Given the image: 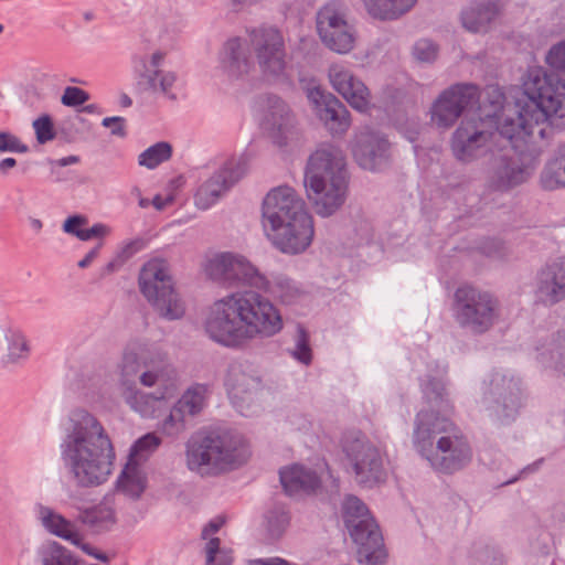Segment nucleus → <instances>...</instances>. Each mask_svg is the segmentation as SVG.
<instances>
[{
  "label": "nucleus",
  "instance_id": "e433bc0d",
  "mask_svg": "<svg viewBox=\"0 0 565 565\" xmlns=\"http://www.w3.org/2000/svg\"><path fill=\"white\" fill-rule=\"evenodd\" d=\"M172 154V147L170 143L161 141L150 146L142 151L138 157V163L147 169H154L162 162L168 161Z\"/></svg>",
  "mask_w": 565,
  "mask_h": 565
},
{
  "label": "nucleus",
  "instance_id": "72a5a7b5",
  "mask_svg": "<svg viewBox=\"0 0 565 565\" xmlns=\"http://www.w3.org/2000/svg\"><path fill=\"white\" fill-rule=\"evenodd\" d=\"M8 343L4 361L7 363H18L29 356V345L24 334L17 329H8L4 333Z\"/></svg>",
  "mask_w": 565,
  "mask_h": 565
},
{
  "label": "nucleus",
  "instance_id": "ddd939ff",
  "mask_svg": "<svg viewBox=\"0 0 565 565\" xmlns=\"http://www.w3.org/2000/svg\"><path fill=\"white\" fill-rule=\"evenodd\" d=\"M457 319L476 332L488 330L497 317V301L487 292L465 286L456 291Z\"/></svg>",
  "mask_w": 565,
  "mask_h": 565
},
{
  "label": "nucleus",
  "instance_id": "2f4dec72",
  "mask_svg": "<svg viewBox=\"0 0 565 565\" xmlns=\"http://www.w3.org/2000/svg\"><path fill=\"white\" fill-rule=\"evenodd\" d=\"M540 182L546 190L565 188V145L545 163Z\"/></svg>",
  "mask_w": 565,
  "mask_h": 565
},
{
  "label": "nucleus",
  "instance_id": "37998d69",
  "mask_svg": "<svg viewBox=\"0 0 565 565\" xmlns=\"http://www.w3.org/2000/svg\"><path fill=\"white\" fill-rule=\"evenodd\" d=\"M546 63L565 74V39L550 49L546 55Z\"/></svg>",
  "mask_w": 565,
  "mask_h": 565
},
{
  "label": "nucleus",
  "instance_id": "f257e3e1",
  "mask_svg": "<svg viewBox=\"0 0 565 565\" xmlns=\"http://www.w3.org/2000/svg\"><path fill=\"white\" fill-rule=\"evenodd\" d=\"M520 92L512 108L499 86L486 88L478 120L466 117L454 134L451 149L458 160L470 161L493 147L511 146L522 153L565 129V81L532 66L521 78Z\"/></svg>",
  "mask_w": 565,
  "mask_h": 565
},
{
  "label": "nucleus",
  "instance_id": "13d9d810",
  "mask_svg": "<svg viewBox=\"0 0 565 565\" xmlns=\"http://www.w3.org/2000/svg\"><path fill=\"white\" fill-rule=\"evenodd\" d=\"M172 202V198L168 196L163 199L160 195H156L152 200V204L157 210H163L166 206H168Z\"/></svg>",
  "mask_w": 565,
  "mask_h": 565
},
{
  "label": "nucleus",
  "instance_id": "5701e85b",
  "mask_svg": "<svg viewBox=\"0 0 565 565\" xmlns=\"http://www.w3.org/2000/svg\"><path fill=\"white\" fill-rule=\"evenodd\" d=\"M264 128L273 142L279 147L287 145V141L294 137V118L281 99L277 97L268 99Z\"/></svg>",
  "mask_w": 565,
  "mask_h": 565
},
{
  "label": "nucleus",
  "instance_id": "680f3d73",
  "mask_svg": "<svg viewBox=\"0 0 565 565\" xmlns=\"http://www.w3.org/2000/svg\"><path fill=\"white\" fill-rule=\"evenodd\" d=\"M29 223H30L31 228L36 233H39L43 227V224H42L41 220H39V218H30Z\"/></svg>",
  "mask_w": 565,
  "mask_h": 565
},
{
  "label": "nucleus",
  "instance_id": "09e8293b",
  "mask_svg": "<svg viewBox=\"0 0 565 565\" xmlns=\"http://www.w3.org/2000/svg\"><path fill=\"white\" fill-rule=\"evenodd\" d=\"M140 248H141L140 241H132V242H129L128 244H126L121 250V254L119 255V259L108 263L106 266V271L107 273L114 271L125 259L129 258L131 255H134Z\"/></svg>",
  "mask_w": 565,
  "mask_h": 565
},
{
  "label": "nucleus",
  "instance_id": "3c124183",
  "mask_svg": "<svg viewBox=\"0 0 565 565\" xmlns=\"http://www.w3.org/2000/svg\"><path fill=\"white\" fill-rule=\"evenodd\" d=\"M124 118L122 117H106L103 119L102 124L104 127L109 128L113 135L124 136Z\"/></svg>",
  "mask_w": 565,
  "mask_h": 565
},
{
  "label": "nucleus",
  "instance_id": "7c9ffc66",
  "mask_svg": "<svg viewBox=\"0 0 565 565\" xmlns=\"http://www.w3.org/2000/svg\"><path fill=\"white\" fill-rule=\"evenodd\" d=\"M417 0H363L367 12L380 20H394L411 10Z\"/></svg>",
  "mask_w": 565,
  "mask_h": 565
},
{
  "label": "nucleus",
  "instance_id": "69168bd1",
  "mask_svg": "<svg viewBox=\"0 0 565 565\" xmlns=\"http://www.w3.org/2000/svg\"><path fill=\"white\" fill-rule=\"evenodd\" d=\"M139 205H140L141 207H146V206H148V201H147V200H145V199H141V200H140V202H139Z\"/></svg>",
  "mask_w": 565,
  "mask_h": 565
},
{
  "label": "nucleus",
  "instance_id": "c756f323",
  "mask_svg": "<svg viewBox=\"0 0 565 565\" xmlns=\"http://www.w3.org/2000/svg\"><path fill=\"white\" fill-rule=\"evenodd\" d=\"M222 64L231 77H238L249 70L246 47L239 39L230 40L223 50Z\"/></svg>",
  "mask_w": 565,
  "mask_h": 565
},
{
  "label": "nucleus",
  "instance_id": "774afa93",
  "mask_svg": "<svg viewBox=\"0 0 565 565\" xmlns=\"http://www.w3.org/2000/svg\"><path fill=\"white\" fill-rule=\"evenodd\" d=\"M4 26L0 23V34L3 32Z\"/></svg>",
  "mask_w": 565,
  "mask_h": 565
},
{
  "label": "nucleus",
  "instance_id": "9d476101",
  "mask_svg": "<svg viewBox=\"0 0 565 565\" xmlns=\"http://www.w3.org/2000/svg\"><path fill=\"white\" fill-rule=\"evenodd\" d=\"M139 287L160 316L173 320L184 313V306L173 289L169 266L164 259L152 258L141 268Z\"/></svg>",
  "mask_w": 565,
  "mask_h": 565
},
{
  "label": "nucleus",
  "instance_id": "c03bdc74",
  "mask_svg": "<svg viewBox=\"0 0 565 565\" xmlns=\"http://www.w3.org/2000/svg\"><path fill=\"white\" fill-rule=\"evenodd\" d=\"M89 99L88 93L75 86H67L61 97L65 106L75 107L85 104Z\"/></svg>",
  "mask_w": 565,
  "mask_h": 565
},
{
  "label": "nucleus",
  "instance_id": "4468645a",
  "mask_svg": "<svg viewBox=\"0 0 565 565\" xmlns=\"http://www.w3.org/2000/svg\"><path fill=\"white\" fill-rule=\"evenodd\" d=\"M480 94L476 85L457 84L440 94L431 107V121L438 127L452 126L459 116L472 108Z\"/></svg>",
  "mask_w": 565,
  "mask_h": 565
},
{
  "label": "nucleus",
  "instance_id": "49530a36",
  "mask_svg": "<svg viewBox=\"0 0 565 565\" xmlns=\"http://www.w3.org/2000/svg\"><path fill=\"white\" fill-rule=\"evenodd\" d=\"M308 342L309 339L307 332L302 328H299L294 356L305 364H308L311 361V350Z\"/></svg>",
  "mask_w": 565,
  "mask_h": 565
},
{
  "label": "nucleus",
  "instance_id": "4be33fe9",
  "mask_svg": "<svg viewBox=\"0 0 565 565\" xmlns=\"http://www.w3.org/2000/svg\"><path fill=\"white\" fill-rule=\"evenodd\" d=\"M534 168L518 157H502L497 160L488 180V186L493 191H508L525 182Z\"/></svg>",
  "mask_w": 565,
  "mask_h": 565
},
{
  "label": "nucleus",
  "instance_id": "423d86ee",
  "mask_svg": "<svg viewBox=\"0 0 565 565\" xmlns=\"http://www.w3.org/2000/svg\"><path fill=\"white\" fill-rule=\"evenodd\" d=\"M415 438L423 455L440 471L458 470L471 458L467 441L446 417L419 413Z\"/></svg>",
  "mask_w": 565,
  "mask_h": 565
},
{
  "label": "nucleus",
  "instance_id": "a18cd8bd",
  "mask_svg": "<svg viewBox=\"0 0 565 565\" xmlns=\"http://www.w3.org/2000/svg\"><path fill=\"white\" fill-rule=\"evenodd\" d=\"M413 55L417 61L431 62L437 56V47L429 40H419L414 45Z\"/></svg>",
  "mask_w": 565,
  "mask_h": 565
},
{
  "label": "nucleus",
  "instance_id": "f8f14e48",
  "mask_svg": "<svg viewBox=\"0 0 565 565\" xmlns=\"http://www.w3.org/2000/svg\"><path fill=\"white\" fill-rule=\"evenodd\" d=\"M343 451L360 484L371 487L384 480L383 456L365 437H347Z\"/></svg>",
  "mask_w": 565,
  "mask_h": 565
},
{
  "label": "nucleus",
  "instance_id": "bb28decb",
  "mask_svg": "<svg viewBox=\"0 0 565 565\" xmlns=\"http://www.w3.org/2000/svg\"><path fill=\"white\" fill-rule=\"evenodd\" d=\"M38 519L50 533L64 539L73 545H79L81 533L75 525L63 515L49 507L38 504L35 508Z\"/></svg>",
  "mask_w": 565,
  "mask_h": 565
},
{
  "label": "nucleus",
  "instance_id": "9b49d317",
  "mask_svg": "<svg viewBox=\"0 0 565 565\" xmlns=\"http://www.w3.org/2000/svg\"><path fill=\"white\" fill-rule=\"evenodd\" d=\"M203 270L211 279L228 286H249L257 289L266 286V277L241 255L215 254L205 260Z\"/></svg>",
  "mask_w": 565,
  "mask_h": 565
},
{
  "label": "nucleus",
  "instance_id": "a878e982",
  "mask_svg": "<svg viewBox=\"0 0 565 565\" xmlns=\"http://www.w3.org/2000/svg\"><path fill=\"white\" fill-rule=\"evenodd\" d=\"M539 296L545 303H555L565 298V256L542 270Z\"/></svg>",
  "mask_w": 565,
  "mask_h": 565
},
{
  "label": "nucleus",
  "instance_id": "c85d7f7f",
  "mask_svg": "<svg viewBox=\"0 0 565 565\" xmlns=\"http://www.w3.org/2000/svg\"><path fill=\"white\" fill-rule=\"evenodd\" d=\"M147 475L143 466L127 461L117 481V491L130 499H138L147 488Z\"/></svg>",
  "mask_w": 565,
  "mask_h": 565
},
{
  "label": "nucleus",
  "instance_id": "4d7b16f0",
  "mask_svg": "<svg viewBox=\"0 0 565 565\" xmlns=\"http://www.w3.org/2000/svg\"><path fill=\"white\" fill-rule=\"evenodd\" d=\"M102 246V243L95 246L82 260L78 262V267H88L93 263V260L98 256Z\"/></svg>",
  "mask_w": 565,
  "mask_h": 565
},
{
  "label": "nucleus",
  "instance_id": "dca6fc26",
  "mask_svg": "<svg viewBox=\"0 0 565 565\" xmlns=\"http://www.w3.org/2000/svg\"><path fill=\"white\" fill-rule=\"evenodd\" d=\"M245 172V159L233 158L226 161L218 171L200 185L194 195L195 205L202 210L211 207Z\"/></svg>",
  "mask_w": 565,
  "mask_h": 565
},
{
  "label": "nucleus",
  "instance_id": "6e6552de",
  "mask_svg": "<svg viewBox=\"0 0 565 565\" xmlns=\"http://www.w3.org/2000/svg\"><path fill=\"white\" fill-rule=\"evenodd\" d=\"M248 457L249 450L245 440L228 434L194 437L189 443L186 452L188 467L201 475L235 468Z\"/></svg>",
  "mask_w": 565,
  "mask_h": 565
},
{
  "label": "nucleus",
  "instance_id": "052dcab7",
  "mask_svg": "<svg viewBox=\"0 0 565 565\" xmlns=\"http://www.w3.org/2000/svg\"><path fill=\"white\" fill-rule=\"evenodd\" d=\"M17 160L14 158H4L0 161V172L6 173L8 170L15 167Z\"/></svg>",
  "mask_w": 565,
  "mask_h": 565
},
{
  "label": "nucleus",
  "instance_id": "5fc2aeb1",
  "mask_svg": "<svg viewBox=\"0 0 565 565\" xmlns=\"http://www.w3.org/2000/svg\"><path fill=\"white\" fill-rule=\"evenodd\" d=\"M166 54L161 51H156L151 54L148 64L145 65V72L148 70H159V66L163 63Z\"/></svg>",
  "mask_w": 565,
  "mask_h": 565
},
{
  "label": "nucleus",
  "instance_id": "6e6d98bb",
  "mask_svg": "<svg viewBox=\"0 0 565 565\" xmlns=\"http://www.w3.org/2000/svg\"><path fill=\"white\" fill-rule=\"evenodd\" d=\"M248 565H290L287 561L280 557L258 558L248 562Z\"/></svg>",
  "mask_w": 565,
  "mask_h": 565
},
{
  "label": "nucleus",
  "instance_id": "8fccbe9b",
  "mask_svg": "<svg viewBox=\"0 0 565 565\" xmlns=\"http://www.w3.org/2000/svg\"><path fill=\"white\" fill-rule=\"evenodd\" d=\"M87 223L86 218L79 215L70 216L63 224V231L67 234L76 236L82 226Z\"/></svg>",
  "mask_w": 565,
  "mask_h": 565
},
{
  "label": "nucleus",
  "instance_id": "412c9836",
  "mask_svg": "<svg viewBox=\"0 0 565 565\" xmlns=\"http://www.w3.org/2000/svg\"><path fill=\"white\" fill-rule=\"evenodd\" d=\"M209 388L204 384L190 386L178 401L169 416L162 423V430L175 435L183 430L186 415H195L205 406Z\"/></svg>",
  "mask_w": 565,
  "mask_h": 565
},
{
  "label": "nucleus",
  "instance_id": "e2e57ef3",
  "mask_svg": "<svg viewBox=\"0 0 565 565\" xmlns=\"http://www.w3.org/2000/svg\"><path fill=\"white\" fill-rule=\"evenodd\" d=\"M120 104L124 106V107H129L131 105V98L124 94L120 96Z\"/></svg>",
  "mask_w": 565,
  "mask_h": 565
},
{
  "label": "nucleus",
  "instance_id": "a211bd4d",
  "mask_svg": "<svg viewBox=\"0 0 565 565\" xmlns=\"http://www.w3.org/2000/svg\"><path fill=\"white\" fill-rule=\"evenodd\" d=\"M307 97L315 114L331 134H344L349 129L350 113L334 95L315 85L307 88Z\"/></svg>",
  "mask_w": 565,
  "mask_h": 565
},
{
  "label": "nucleus",
  "instance_id": "f704fd0d",
  "mask_svg": "<svg viewBox=\"0 0 565 565\" xmlns=\"http://www.w3.org/2000/svg\"><path fill=\"white\" fill-rule=\"evenodd\" d=\"M258 289L271 295L282 303L294 302L301 294L300 289L285 277L277 278L274 282L266 279V286Z\"/></svg>",
  "mask_w": 565,
  "mask_h": 565
},
{
  "label": "nucleus",
  "instance_id": "cd10ccee",
  "mask_svg": "<svg viewBox=\"0 0 565 565\" xmlns=\"http://www.w3.org/2000/svg\"><path fill=\"white\" fill-rule=\"evenodd\" d=\"M280 482L286 493L296 495L315 491L320 483V479L315 472L294 465L280 470Z\"/></svg>",
  "mask_w": 565,
  "mask_h": 565
},
{
  "label": "nucleus",
  "instance_id": "bf43d9fd",
  "mask_svg": "<svg viewBox=\"0 0 565 565\" xmlns=\"http://www.w3.org/2000/svg\"><path fill=\"white\" fill-rule=\"evenodd\" d=\"M58 167H66L71 164H76L79 162V158L77 156H68L61 158L55 161Z\"/></svg>",
  "mask_w": 565,
  "mask_h": 565
},
{
  "label": "nucleus",
  "instance_id": "0e129e2a",
  "mask_svg": "<svg viewBox=\"0 0 565 565\" xmlns=\"http://www.w3.org/2000/svg\"><path fill=\"white\" fill-rule=\"evenodd\" d=\"M277 523L279 526H284L288 523V518L285 513H281L280 516L277 520Z\"/></svg>",
  "mask_w": 565,
  "mask_h": 565
},
{
  "label": "nucleus",
  "instance_id": "f03ea898",
  "mask_svg": "<svg viewBox=\"0 0 565 565\" xmlns=\"http://www.w3.org/2000/svg\"><path fill=\"white\" fill-rule=\"evenodd\" d=\"M282 327L278 308L253 291L232 294L215 301L204 322L210 339L228 348H241L257 337H273Z\"/></svg>",
  "mask_w": 565,
  "mask_h": 565
},
{
  "label": "nucleus",
  "instance_id": "39448f33",
  "mask_svg": "<svg viewBox=\"0 0 565 565\" xmlns=\"http://www.w3.org/2000/svg\"><path fill=\"white\" fill-rule=\"evenodd\" d=\"M141 369L140 383L145 386H153L167 377L171 383L166 387L161 396L145 394L137 388L127 386L122 396L126 403L143 417H158L162 409L167 408L166 399L173 396L177 385L170 377V370L164 355L152 352L146 348L129 349L125 352L121 371L125 377L135 376Z\"/></svg>",
  "mask_w": 565,
  "mask_h": 565
},
{
  "label": "nucleus",
  "instance_id": "a19ab883",
  "mask_svg": "<svg viewBox=\"0 0 565 565\" xmlns=\"http://www.w3.org/2000/svg\"><path fill=\"white\" fill-rule=\"evenodd\" d=\"M32 126L36 140L41 145L52 141L56 136L53 120L49 115L40 116L33 121Z\"/></svg>",
  "mask_w": 565,
  "mask_h": 565
},
{
  "label": "nucleus",
  "instance_id": "20e7f679",
  "mask_svg": "<svg viewBox=\"0 0 565 565\" xmlns=\"http://www.w3.org/2000/svg\"><path fill=\"white\" fill-rule=\"evenodd\" d=\"M263 227L282 253L303 252L313 237L312 217L305 202L289 186L273 189L263 202Z\"/></svg>",
  "mask_w": 565,
  "mask_h": 565
},
{
  "label": "nucleus",
  "instance_id": "1a4fd4ad",
  "mask_svg": "<svg viewBox=\"0 0 565 565\" xmlns=\"http://www.w3.org/2000/svg\"><path fill=\"white\" fill-rule=\"evenodd\" d=\"M343 516L349 533L358 545L359 563L384 565L386 552L382 533L365 504L356 497H348L343 504Z\"/></svg>",
  "mask_w": 565,
  "mask_h": 565
},
{
  "label": "nucleus",
  "instance_id": "ea45409f",
  "mask_svg": "<svg viewBox=\"0 0 565 565\" xmlns=\"http://www.w3.org/2000/svg\"><path fill=\"white\" fill-rule=\"evenodd\" d=\"M206 565H231L233 552L231 548L220 547V539H210L205 546Z\"/></svg>",
  "mask_w": 565,
  "mask_h": 565
},
{
  "label": "nucleus",
  "instance_id": "7ed1b4c3",
  "mask_svg": "<svg viewBox=\"0 0 565 565\" xmlns=\"http://www.w3.org/2000/svg\"><path fill=\"white\" fill-rule=\"evenodd\" d=\"M63 429L61 454L75 481L84 487L106 482L116 454L100 422L85 409H75L63 423Z\"/></svg>",
  "mask_w": 565,
  "mask_h": 565
},
{
  "label": "nucleus",
  "instance_id": "aec40b11",
  "mask_svg": "<svg viewBox=\"0 0 565 565\" xmlns=\"http://www.w3.org/2000/svg\"><path fill=\"white\" fill-rule=\"evenodd\" d=\"M252 41L257 52V58L265 74L276 75L284 68V42L278 30L262 28L253 31Z\"/></svg>",
  "mask_w": 565,
  "mask_h": 565
},
{
  "label": "nucleus",
  "instance_id": "603ef678",
  "mask_svg": "<svg viewBox=\"0 0 565 565\" xmlns=\"http://www.w3.org/2000/svg\"><path fill=\"white\" fill-rule=\"evenodd\" d=\"M77 546L87 555L93 556L94 558L103 563H107L109 561L108 556L105 553L97 551L95 547L87 543H83L82 540L79 541V545Z\"/></svg>",
  "mask_w": 565,
  "mask_h": 565
},
{
  "label": "nucleus",
  "instance_id": "79ce46f5",
  "mask_svg": "<svg viewBox=\"0 0 565 565\" xmlns=\"http://www.w3.org/2000/svg\"><path fill=\"white\" fill-rule=\"evenodd\" d=\"M28 150L19 137L9 131H0V152L25 153Z\"/></svg>",
  "mask_w": 565,
  "mask_h": 565
},
{
  "label": "nucleus",
  "instance_id": "de8ad7c7",
  "mask_svg": "<svg viewBox=\"0 0 565 565\" xmlns=\"http://www.w3.org/2000/svg\"><path fill=\"white\" fill-rule=\"evenodd\" d=\"M111 230L104 223H96L89 228H82L76 233V237L81 241H90L93 238H104L110 234Z\"/></svg>",
  "mask_w": 565,
  "mask_h": 565
},
{
  "label": "nucleus",
  "instance_id": "c9c22d12",
  "mask_svg": "<svg viewBox=\"0 0 565 565\" xmlns=\"http://www.w3.org/2000/svg\"><path fill=\"white\" fill-rule=\"evenodd\" d=\"M161 444L160 438L150 433L140 437L131 447L127 461L143 466L148 458L157 450Z\"/></svg>",
  "mask_w": 565,
  "mask_h": 565
},
{
  "label": "nucleus",
  "instance_id": "f3484780",
  "mask_svg": "<svg viewBox=\"0 0 565 565\" xmlns=\"http://www.w3.org/2000/svg\"><path fill=\"white\" fill-rule=\"evenodd\" d=\"M224 386L233 406L243 415L252 404L260 387V379L248 363L230 365Z\"/></svg>",
  "mask_w": 565,
  "mask_h": 565
},
{
  "label": "nucleus",
  "instance_id": "473e14b6",
  "mask_svg": "<svg viewBox=\"0 0 565 565\" xmlns=\"http://www.w3.org/2000/svg\"><path fill=\"white\" fill-rule=\"evenodd\" d=\"M84 521L97 531L109 530L116 523L114 504L107 499L104 500L85 512Z\"/></svg>",
  "mask_w": 565,
  "mask_h": 565
},
{
  "label": "nucleus",
  "instance_id": "393cba45",
  "mask_svg": "<svg viewBox=\"0 0 565 565\" xmlns=\"http://www.w3.org/2000/svg\"><path fill=\"white\" fill-rule=\"evenodd\" d=\"M501 6L495 0H484L471 3L461 12L462 26L473 33H483L497 21Z\"/></svg>",
  "mask_w": 565,
  "mask_h": 565
},
{
  "label": "nucleus",
  "instance_id": "864d4df0",
  "mask_svg": "<svg viewBox=\"0 0 565 565\" xmlns=\"http://www.w3.org/2000/svg\"><path fill=\"white\" fill-rule=\"evenodd\" d=\"M224 524L223 518L212 520L202 531V537L207 539L211 534L216 533Z\"/></svg>",
  "mask_w": 565,
  "mask_h": 565
},
{
  "label": "nucleus",
  "instance_id": "2eb2a0df",
  "mask_svg": "<svg viewBox=\"0 0 565 565\" xmlns=\"http://www.w3.org/2000/svg\"><path fill=\"white\" fill-rule=\"evenodd\" d=\"M317 29L320 39L330 50L347 54L354 47L355 32L334 4H328L319 11Z\"/></svg>",
  "mask_w": 565,
  "mask_h": 565
},
{
  "label": "nucleus",
  "instance_id": "6ab92c4d",
  "mask_svg": "<svg viewBox=\"0 0 565 565\" xmlns=\"http://www.w3.org/2000/svg\"><path fill=\"white\" fill-rule=\"evenodd\" d=\"M329 82L332 88L355 110L365 113L371 107V93L366 85L351 70L342 64H332L329 68Z\"/></svg>",
  "mask_w": 565,
  "mask_h": 565
},
{
  "label": "nucleus",
  "instance_id": "0eeeda50",
  "mask_svg": "<svg viewBox=\"0 0 565 565\" xmlns=\"http://www.w3.org/2000/svg\"><path fill=\"white\" fill-rule=\"evenodd\" d=\"M305 185L318 214L328 216L339 209L347 191L341 151L332 146L318 148L308 160Z\"/></svg>",
  "mask_w": 565,
  "mask_h": 565
},
{
  "label": "nucleus",
  "instance_id": "b1692460",
  "mask_svg": "<svg viewBox=\"0 0 565 565\" xmlns=\"http://www.w3.org/2000/svg\"><path fill=\"white\" fill-rule=\"evenodd\" d=\"M388 142L374 134L361 135L353 147V156L360 167L376 170L387 159Z\"/></svg>",
  "mask_w": 565,
  "mask_h": 565
},
{
  "label": "nucleus",
  "instance_id": "338daca9",
  "mask_svg": "<svg viewBox=\"0 0 565 565\" xmlns=\"http://www.w3.org/2000/svg\"><path fill=\"white\" fill-rule=\"evenodd\" d=\"M561 370L565 372V365L563 364V362H561Z\"/></svg>",
  "mask_w": 565,
  "mask_h": 565
},
{
  "label": "nucleus",
  "instance_id": "58836bf2",
  "mask_svg": "<svg viewBox=\"0 0 565 565\" xmlns=\"http://www.w3.org/2000/svg\"><path fill=\"white\" fill-rule=\"evenodd\" d=\"M142 76L147 79L148 84L153 90H160L164 94H170L177 77L172 72L161 70H148L143 72Z\"/></svg>",
  "mask_w": 565,
  "mask_h": 565
},
{
  "label": "nucleus",
  "instance_id": "4c0bfd02",
  "mask_svg": "<svg viewBox=\"0 0 565 565\" xmlns=\"http://www.w3.org/2000/svg\"><path fill=\"white\" fill-rule=\"evenodd\" d=\"M41 565H77V561L71 551L53 542L43 548L41 553Z\"/></svg>",
  "mask_w": 565,
  "mask_h": 565
}]
</instances>
